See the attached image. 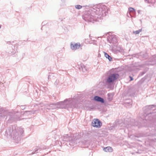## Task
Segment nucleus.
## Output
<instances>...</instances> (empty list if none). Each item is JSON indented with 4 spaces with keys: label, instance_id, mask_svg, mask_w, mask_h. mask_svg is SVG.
Here are the masks:
<instances>
[{
    "label": "nucleus",
    "instance_id": "nucleus-1",
    "mask_svg": "<svg viewBox=\"0 0 156 156\" xmlns=\"http://www.w3.org/2000/svg\"><path fill=\"white\" fill-rule=\"evenodd\" d=\"M108 8L103 4H98L93 6L89 10L85 12L83 16L86 21L92 22L99 21L108 13Z\"/></svg>",
    "mask_w": 156,
    "mask_h": 156
},
{
    "label": "nucleus",
    "instance_id": "nucleus-2",
    "mask_svg": "<svg viewBox=\"0 0 156 156\" xmlns=\"http://www.w3.org/2000/svg\"><path fill=\"white\" fill-rule=\"evenodd\" d=\"M7 133L11 135L13 139L18 141L20 140V137L22 134L23 131L22 128H19L15 125L12 126L7 131Z\"/></svg>",
    "mask_w": 156,
    "mask_h": 156
},
{
    "label": "nucleus",
    "instance_id": "nucleus-3",
    "mask_svg": "<svg viewBox=\"0 0 156 156\" xmlns=\"http://www.w3.org/2000/svg\"><path fill=\"white\" fill-rule=\"evenodd\" d=\"M72 99H70L68 100H66L63 102H58L55 104H51L49 105V107L50 108H47L46 110L47 111H48V110H49L50 109H54L58 108V105H60V108H66L68 107H72V106H70L69 104L73 105V102L71 101Z\"/></svg>",
    "mask_w": 156,
    "mask_h": 156
},
{
    "label": "nucleus",
    "instance_id": "nucleus-4",
    "mask_svg": "<svg viewBox=\"0 0 156 156\" xmlns=\"http://www.w3.org/2000/svg\"><path fill=\"white\" fill-rule=\"evenodd\" d=\"M62 140L64 141H70L69 144L71 145H73L75 144H77L78 143H83L82 141L80 140V139H75V138L72 139V137L68 136V135H66L63 136Z\"/></svg>",
    "mask_w": 156,
    "mask_h": 156
},
{
    "label": "nucleus",
    "instance_id": "nucleus-5",
    "mask_svg": "<svg viewBox=\"0 0 156 156\" xmlns=\"http://www.w3.org/2000/svg\"><path fill=\"white\" fill-rule=\"evenodd\" d=\"M92 126L94 127L99 128L101 126L102 123L98 119H94L92 122Z\"/></svg>",
    "mask_w": 156,
    "mask_h": 156
},
{
    "label": "nucleus",
    "instance_id": "nucleus-6",
    "mask_svg": "<svg viewBox=\"0 0 156 156\" xmlns=\"http://www.w3.org/2000/svg\"><path fill=\"white\" fill-rule=\"evenodd\" d=\"M80 46V43H71L70 44L71 49L73 50H76L78 49Z\"/></svg>",
    "mask_w": 156,
    "mask_h": 156
},
{
    "label": "nucleus",
    "instance_id": "nucleus-7",
    "mask_svg": "<svg viewBox=\"0 0 156 156\" xmlns=\"http://www.w3.org/2000/svg\"><path fill=\"white\" fill-rule=\"evenodd\" d=\"M79 68L80 70L81 69L83 72L85 73L87 72L88 70V69L87 66L83 64L81 65Z\"/></svg>",
    "mask_w": 156,
    "mask_h": 156
},
{
    "label": "nucleus",
    "instance_id": "nucleus-8",
    "mask_svg": "<svg viewBox=\"0 0 156 156\" xmlns=\"http://www.w3.org/2000/svg\"><path fill=\"white\" fill-rule=\"evenodd\" d=\"M94 99L95 101L99 102H100L102 103H104V101L103 99L98 96H95L94 98Z\"/></svg>",
    "mask_w": 156,
    "mask_h": 156
},
{
    "label": "nucleus",
    "instance_id": "nucleus-9",
    "mask_svg": "<svg viewBox=\"0 0 156 156\" xmlns=\"http://www.w3.org/2000/svg\"><path fill=\"white\" fill-rule=\"evenodd\" d=\"M119 75L117 73H114L111 74L107 78H118Z\"/></svg>",
    "mask_w": 156,
    "mask_h": 156
},
{
    "label": "nucleus",
    "instance_id": "nucleus-10",
    "mask_svg": "<svg viewBox=\"0 0 156 156\" xmlns=\"http://www.w3.org/2000/svg\"><path fill=\"white\" fill-rule=\"evenodd\" d=\"M104 151L106 152H112V148L110 147H108L104 148Z\"/></svg>",
    "mask_w": 156,
    "mask_h": 156
},
{
    "label": "nucleus",
    "instance_id": "nucleus-11",
    "mask_svg": "<svg viewBox=\"0 0 156 156\" xmlns=\"http://www.w3.org/2000/svg\"><path fill=\"white\" fill-rule=\"evenodd\" d=\"M113 96L114 94L113 93L108 94V100L109 101H111L112 99Z\"/></svg>",
    "mask_w": 156,
    "mask_h": 156
},
{
    "label": "nucleus",
    "instance_id": "nucleus-12",
    "mask_svg": "<svg viewBox=\"0 0 156 156\" xmlns=\"http://www.w3.org/2000/svg\"><path fill=\"white\" fill-rule=\"evenodd\" d=\"M146 3L153 4L155 3V0H144Z\"/></svg>",
    "mask_w": 156,
    "mask_h": 156
},
{
    "label": "nucleus",
    "instance_id": "nucleus-13",
    "mask_svg": "<svg viewBox=\"0 0 156 156\" xmlns=\"http://www.w3.org/2000/svg\"><path fill=\"white\" fill-rule=\"evenodd\" d=\"M105 56L107 58H108L109 61H111L112 60V58L106 52H105Z\"/></svg>",
    "mask_w": 156,
    "mask_h": 156
},
{
    "label": "nucleus",
    "instance_id": "nucleus-14",
    "mask_svg": "<svg viewBox=\"0 0 156 156\" xmlns=\"http://www.w3.org/2000/svg\"><path fill=\"white\" fill-rule=\"evenodd\" d=\"M142 31V29H140L138 30H136L135 31H133V33L135 34H139Z\"/></svg>",
    "mask_w": 156,
    "mask_h": 156
},
{
    "label": "nucleus",
    "instance_id": "nucleus-15",
    "mask_svg": "<svg viewBox=\"0 0 156 156\" xmlns=\"http://www.w3.org/2000/svg\"><path fill=\"white\" fill-rule=\"evenodd\" d=\"M129 10L130 12H135V10L134 8H129Z\"/></svg>",
    "mask_w": 156,
    "mask_h": 156
},
{
    "label": "nucleus",
    "instance_id": "nucleus-16",
    "mask_svg": "<svg viewBox=\"0 0 156 156\" xmlns=\"http://www.w3.org/2000/svg\"><path fill=\"white\" fill-rule=\"evenodd\" d=\"M115 79H107V82L110 83L113 81Z\"/></svg>",
    "mask_w": 156,
    "mask_h": 156
},
{
    "label": "nucleus",
    "instance_id": "nucleus-17",
    "mask_svg": "<svg viewBox=\"0 0 156 156\" xmlns=\"http://www.w3.org/2000/svg\"><path fill=\"white\" fill-rule=\"evenodd\" d=\"M75 6L76 9H81L82 7V6L80 5H75Z\"/></svg>",
    "mask_w": 156,
    "mask_h": 156
},
{
    "label": "nucleus",
    "instance_id": "nucleus-18",
    "mask_svg": "<svg viewBox=\"0 0 156 156\" xmlns=\"http://www.w3.org/2000/svg\"><path fill=\"white\" fill-rule=\"evenodd\" d=\"M54 76L53 75V74L52 73H50L49 75L48 78H50L51 77H54Z\"/></svg>",
    "mask_w": 156,
    "mask_h": 156
},
{
    "label": "nucleus",
    "instance_id": "nucleus-19",
    "mask_svg": "<svg viewBox=\"0 0 156 156\" xmlns=\"http://www.w3.org/2000/svg\"><path fill=\"white\" fill-rule=\"evenodd\" d=\"M40 149V147H37L36 149V150H35L34 152L33 153V154H34V153H37V151H38V150H39Z\"/></svg>",
    "mask_w": 156,
    "mask_h": 156
},
{
    "label": "nucleus",
    "instance_id": "nucleus-20",
    "mask_svg": "<svg viewBox=\"0 0 156 156\" xmlns=\"http://www.w3.org/2000/svg\"><path fill=\"white\" fill-rule=\"evenodd\" d=\"M133 80V79H130V81Z\"/></svg>",
    "mask_w": 156,
    "mask_h": 156
},
{
    "label": "nucleus",
    "instance_id": "nucleus-21",
    "mask_svg": "<svg viewBox=\"0 0 156 156\" xmlns=\"http://www.w3.org/2000/svg\"><path fill=\"white\" fill-rule=\"evenodd\" d=\"M140 12V10H138V13H139Z\"/></svg>",
    "mask_w": 156,
    "mask_h": 156
},
{
    "label": "nucleus",
    "instance_id": "nucleus-22",
    "mask_svg": "<svg viewBox=\"0 0 156 156\" xmlns=\"http://www.w3.org/2000/svg\"><path fill=\"white\" fill-rule=\"evenodd\" d=\"M109 74V72H108L107 73V75H108V74Z\"/></svg>",
    "mask_w": 156,
    "mask_h": 156
},
{
    "label": "nucleus",
    "instance_id": "nucleus-23",
    "mask_svg": "<svg viewBox=\"0 0 156 156\" xmlns=\"http://www.w3.org/2000/svg\"><path fill=\"white\" fill-rule=\"evenodd\" d=\"M129 78H132V77H131V76H129Z\"/></svg>",
    "mask_w": 156,
    "mask_h": 156
},
{
    "label": "nucleus",
    "instance_id": "nucleus-24",
    "mask_svg": "<svg viewBox=\"0 0 156 156\" xmlns=\"http://www.w3.org/2000/svg\"><path fill=\"white\" fill-rule=\"evenodd\" d=\"M117 41L116 40V39H115V42H117Z\"/></svg>",
    "mask_w": 156,
    "mask_h": 156
},
{
    "label": "nucleus",
    "instance_id": "nucleus-25",
    "mask_svg": "<svg viewBox=\"0 0 156 156\" xmlns=\"http://www.w3.org/2000/svg\"><path fill=\"white\" fill-rule=\"evenodd\" d=\"M115 39V38H112V40H113V39Z\"/></svg>",
    "mask_w": 156,
    "mask_h": 156
},
{
    "label": "nucleus",
    "instance_id": "nucleus-26",
    "mask_svg": "<svg viewBox=\"0 0 156 156\" xmlns=\"http://www.w3.org/2000/svg\"><path fill=\"white\" fill-rule=\"evenodd\" d=\"M73 107H76V106H73Z\"/></svg>",
    "mask_w": 156,
    "mask_h": 156
},
{
    "label": "nucleus",
    "instance_id": "nucleus-27",
    "mask_svg": "<svg viewBox=\"0 0 156 156\" xmlns=\"http://www.w3.org/2000/svg\"><path fill=\"white\" fill-rule=\"evenodd\" d=\"M1 28V26H0V29Z\"/></svg>",
    "mask_w": 156,
    "mask_h": 156
}]
</instances>
